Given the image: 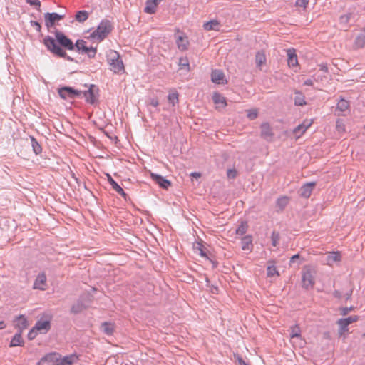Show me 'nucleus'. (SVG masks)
I'll use <instances>...</instances> for the list:
<instances>
[{
    "mask_svg": "<svg viewBox=\"0 0 365 365\" xmlns=\"http://www.w3.org/2000/svg\"><path fill=\"white\" fill-rule=\"evenodd\" d=\"M349 107V101L341 98L337 103L336 109L340 111H345Z\"/></svg>",
    "mask_w": 365,
    "mask_h": 365,
    "instance_id": "nucleus-35",
    "label": "nucleus"
},
{
    "mask_svg": "<svg viewBox=\"0 0 365 365\" xmlns=\"http://www.w3.org/2000/svg\"><path fill=\"white\" fill-rule=\"evenodd\" d=\"M257 115H258L257 111L255 109H251V110H247V116L251 120H255V118H257Z\"/></svg>",
    "mask_w": 365,
    "mask_h": 365,
    "instance_id": "nucleus-43",
    "label": "nucleus"
},
{
    "mask_svg": "<svg viewBox=\"0 0 365 365\" xmlns=\"http://www.w3.org/2000/svg\"><path fill=\"white\" fill-rule=\"evenodd\" d=\"M64 18V15H61L55 12L44 14L45 25L47 29L51 32V29L54 27L56 24L62 20ZM54 31H52L53 33Z\"/></svg>",
    "mask_w": 365,
    "mask_h": 365,
    "instance_id": "nucleus-6",
    "label": "nucleus"
},
{
    "mask_svg": "<svg viewBox=\"0 0 365 365\" xmlns=\"http://www.w3.org/2000/svg\"><path fill=\"white\" fill-rule=\"evenodd\" d=\"M267 277H273L274 276L275 274H277L279 275V273L277 270V268L274 265H272V266H268L267 267Z\"/></svg>",
    "mask_w": 365,
    "mask_h": 365,
    "instance_id": "nucleus-42",
    "label": "nucleus"
},
{
    "mask_svg": "<svg viewBox=\"0 0 365 365\" xmlns=\"http://www.w3.org/2000/svg\"><path fill=\"white\" fill-rule=\"evenodd\" d=\"M351 16L352 13H348L340 16L339 24L341 25L342 29L346 30V29L349 26V21Z\"/></svg>",
    "mask_w": 365,
    "mask_h": 365,
    "instance_id": "nucleus-23",
    "label": "nucleus"
},
{
    "mask_svg": "<svg viewBox=\"0 0 365 365\" xmlns=\"http://www.w3.org/2000/svg\"><path fill=\"white\" fill-rule=\"evenodd\" d=\"M300 259V255L299 254H296L294 255H293L291 258H290V261H289V264H294L295 262H297V260L299 259Z\"/></svg>",
    "mask_w": 365,
    "mask_h": 365,
    "instance_id": "nucleus-54",
    "label": "nucleus"
},
{
    "mask_svg": "<svg viewBox=\"0 0 365 365\" xmlns=\"http://www.w3.org/2000/svg\"><path fill=\"white\" fill-rule=\"evenodd\" d=\"M236 359L240 365H243L245 363V361L243 360V359L240 355H237Z\"/></svg>",
    "mask_w": 365,
    "mask_h": 365,
    "instance_id": "nucleus-57",
    "label": "nucleus"
},
{
    "mask_svg": "<svg viewBox=\"0 0 365 365\" xmlns=\"http://www.w3.org/2000/svg\"><path fill=\"white\" fill-rule=\"evenodd\" d=\"M280 239V235L278 232L273 231L271 236L272 245L274 247H277Z\"/></svg>",
    "mask_w": 365,
    "mask_h": 365,
    "instance_id": "nucleus-38",
    "label": "nucleus"
},
{
    "mask_svg": "<svg viewBox=\"0 0 365 365\" xmlns=\"http://www.w3.org/2000/svg\"><path fill=\"white\" fill-rule=\"evenodd\" d=\"M30 24L31 26H32L33 27L35 28V29L41 33V25L40 24V23H38V21H30Z\"/></svg>",
    "mask_w": 365,
    "mask_h": 365,
    "instance_id": "nucleus-49",
    "label": "nucleus"
},
{
    "mask_svg": "<svg viewBox=\"0 0 365 365\" xmlns=\"http://www.w3.org/2000/svg\"><path fill=\"white\" fill-rule=\"evenodd\" d=\"M354 309V307L353 306H351L349 307H341L340 308V314L343 316H346L349 314V312Z\"/></svg>",
    "mask_w": 365,
    "mask_h": 365,
    "instance_id": "nucleus-46",
    "label": "nucleus"
},
{
    "mask_svg": "<svg viewBox=\"0 0 365 365\" xmlns=\"http://www.w3.org/2000/svg\"><path fill=\"white\" fill-rule=\"evenodd\" d=\"M58 93L61 98L66 99L68 98H76L80 97L82 91L76 90L70 86H63L58 88Z\"/></svg>",
    "mask_w": 365,
    "mask_h": 365,
    "instance_id": "nucleus-7",
    "label": "nucleus"
},
{
    "mask_svg": "<svg viewBox=\"0 0 365 365\" xmlns=\"http://www.w3.org/2000/svg\"><path fill=\"white\" fill-rule=\"evenodd\" d=\"M78 360V357L76 354H71L64 356L63 359L60 358L58 362H55L53 365H72Z\"/></svg>",
    "mask_w": 365,
    "mask_h": 365,
    "instance_id": "nucleus-16",
    "label": "nucleus"
},
{
    "mask_svg": "<svg viewBox=\"0 0 365 365\" xmlns=\"http://www.w3.org/2000/svg\"><path fill=\"white\" fill-rule=\"evenodd\" d=\"M86 309V306L81 300L77 301L71 309V312L73 314H78Z\"/></svg>",
    "mask_w": 365,
    "mask_h": 365,
    "instance_id": "nucleus-28",
    "label": "nucleus"
},
{
    "mask_svg": "<svg viewBox=\"0 0 365 365\" xmlns=\"http://www.w3.org/2000/svg\"><path fill=\"white\" fill-rule=\"evenodd\" d=\"M303 130V126L302 125V124L297 125L294 130H293V133L294 135H297L299 133H300V135H302V131Z\"/></svg>",
    "mask_w": 365,
    "mask_h": 365,
    "instance_id": "nucleus-52",
    "label": "nucleus"
},
{
    "mask_svg": "<svg viewBox=\"0 0 365 365\" xmlns=\"http://www.w3.org/2000/svg\"><path fill=\"white\" fill-rule=\"evenodd\" d=\"M86 98V101L90 104H95L98 101L99 96V88L94 84H91L88 90L83 91L82 93Z\"/></svg>",
    "mask_w": 365,
    "mask_h": 365,
    "instance_id": "nucleus-5",
    "label": "nucleus"
},
{
    "mask_svg": "<svg viewBox=\"0 0 365 365\" xmlns=\"http://www.w3.org/2000/svg\"><path fill=\"white\" fill-rule=\"evenodd\" d=\"M61 356L56 352L48 353L43 356L36 365H53L58 362Z\"/></svg>",
    "mask_w": 365,
    "mask_h": 365,
    "instance_id": "nucleus-8",
    "label": "nucleus"
},
{
    "mask_svg": "<svg viewBox=\"0 0 365 365\" xmlns=\"http://www.w3.org/2000/svg\"><path fill=\"white\" fill-rule=\"evenodd\" d=\"M357 320H358V317L357 316H354V317L351 316V317H349L347 318L339 319L337 321V324L339 326V329H340L341 334L342 332H344V331H347L348 330V326L349 324H351V323L356 322Z\"/></svg>",
    "mask_w": 365,
    "mask_h": 365,
    "instance_id": "nucleus-11",
    "label": "nucleus"
},
{
    "mask_svg": "<svg viewBox=\"0 0 365 365\" xmlns=\"http://www.w3.org/2000/svg\"><path fill=\"white\" fill-rule=\"evenodd\" d=\"M312 125V122L309 121V120H304L302 123V125L303 126V130L302 131V133H304L307 129L310 127Z\"/></svg>",
    "mask_w": 365,
    "mask_h": 365,
    "instance_id": "nucleus-51",
    "label": "nucleus"
},
{
    "mask_svg": "<svg viewBox=\"0 0 365 365\" xmlns=\"http://www.w3.org/2000/svg\"><path fill=\"white\" fill-rule=\"evenodd\" d=\"M334 260H335V261L338 260V258H337V257H336H336H334Z\"/></svg>",
    "mask_w": 365,
    "mask_h": 365,
    "instance_id": "nucleus-64",
    "label": "nucleus"
},
{
    "mask_svg": "<svg viewBox=\"0 0 365 365\" xmlns=\"http://www.w3.org/2000/svg\"><path fill=\"white\" fill-rule=\"evenodd\" d=\"M211 78L212 82L215 83H224L225 74L220 70H215L212 72Z\"/></svg>",
    "mask_w": 365,
    "mask_h": 365,
    "instance_id": "nucleus-19",
    "label": "nucleus"
},
{
    "mask_svg": "<svg viewBox=\"0 0 365 365\" xmlns=\"http://www.w3.org/2000/svg\"><path fill=\"white\" fill-rule=\"evenodd\" d=\"M294 104L296 106H304L306 104L305 98L302 93L299 91L295 92Z\"/></svg>",
    "mask_w": 365,
    "mask_h": 365,
    "instance_id": "nucleus-32",
    "label": "nucleus"
},
{
    "mask_svg": "<svg viewBox=\"0 0 365 365\" xmlns=\"http://www.w3.org/2000/svg\"><path fill=\"white\" fill-rule=\"evenodd\" d=\"M336 129L339 132H343L344 131V125L342 122V120H338L336 121Z\"/></svg>",
    "mask_w": 365,
    "mask_h": 365,
    "instance_id": "nucleus-50",
    "label": "nucleus"
},
{
    "mask_svg": "<svg viewBox=\"0 0 365 365\" xmlns=\"http://www.w3.org/2000/svg\"><path fill=\"white\" fill-rule=\"evenodd\" d=\"M291 338H301V329L299 325L295 324L291 327Z\"/></svg>",
    "mask_w": 365,
    "mask_h": 365,
    "instance_id": "nucleus-34",
    "label": "nucleus"
},
{
    "mask_svg": "<svg viewBox=\"0 0 365 365\" xmlns=\"http://www.w3.org/2000/svg\"><path fill=\"white\" fill-rule=\"evenodd\" d=\"M252 239L250 235H246L244 237L242 238L241 244H242V249L243 250H249L252 251Z\"/></svg>",
    "mask_w": 365,
    "mask_h": 365,
    "instance_id": "nucleus-20",
    "label": "nucleus"
},
{
    "mask_svg": "<svg viewBox=\"0 0 365 365\" xmlns=\"http://www.w3.org/2000/svg\"><path fill=\"white\" fill-rule=\"evenodd\" d=\"M333 295L334 297L338 298V299H340L341 297V293L339 290H335L333 292Z\"/></svg>",
    "mask_w": 365,
    "mask_h": 365,
    "instance_id": "nucleus-56",
    "label": "nucleus"
},
{
    "mask_svg": "<svg viewBox=\"0 0 365 365\" xmlns=\"http://www.w3.org/2000/svg\"><path fill=\"white\" fill-rule=\"evenodd\" d=\"M212 101L215 104H222V107L227 106L225 98L219 93H214L212 96Z\"/></svg>",
    "mask_w": 365,
    "mask_h": 365,
    "instance_id": "nucleus-29",
    "label": "nucleus"
},
{
    "mask_svg": "<svg viewBox=\"0 0 365 365\" xmlns=\"http://www.w3.org/2000/svg\"><path fill=\"white\" fill-rule=\"evenodd\" d=\"M220 23L217 20H211L204 24L203 28L207 31H218Z\"/></svg>",
    "mask_w": 365,
    "mask_h": 365,
    "instance_id": "nucleus-25",
    "label": "nucleus"
},
{
    "mask_svg": "<svg viewBox=\"0 0 365 365\" xmlns=\"http://www.w3.org/2000/svg\"><path fill=\"white\" fill-rule=\"evenodd\" d=\"M55 38L46 36L43 40V43L47 50L53 56L63 58L68 61L73 62L74 59L69 56L66 50L74 51L83 53L88 48L86 42L83 39H78L74 43L63 32L56 29L53 32Z\"/></svg>",
    "mask_w": 365,
    "mask_h": 365,
    "instance_id": "nucleus-1",
    "label": "nucleus"
},
{
    "mask_svg": "<svg viewBox=\"0 0 365 365\" xmlns=\"http://www.w3.org/2000/svg\"><path fill=\"white\" fill-rule=\"evenodd\" d=\"M288 202H289V198L286 196H283V197H279L277 200L276 204H277V206L279 208H280L281 210H282L288 205Z\"/></svg>",
    "mask_w": 365,
    "mask_h": 365,
    "instance_id": "nucleus-33",
    "label": "nucleus"
},
{
    "mask_svg": "<svg viewBox=\"0 0 365 365\" xmlns=\"http://www.w3.org/2000/svg\"><path fill=\"white\" fill-rule=\"evenodd\" d=\"M6 327V324L4 321H0V330Z\"/></svg>",
    "mask_w": 365,
    "mask_h": 365,
    "instance_id": "nucleus-62",
    "label": "nucleus"
},
{
    "mask_svg": "<svg viewBox=\"0 0 365 365\" xmlns=\"http://www.w3.org/2000/svg\"><path fill=\"white\" fill-rule=\"evenodd\" d=\"M365 46V29L362 30L356 37L354 46L355 48H362Z\"/></svg>",
    "mask_w": 365,
    "mask_h": 365,
    "instance_id": "nucleus-18",
    "label": "nucleus"
},
{
    "mask_svg": "<svg viewBox=\"0 0 365 365\" xmlns=\"http://www.w3.org/2000/svg\"><path fill=\"white\" fill-rule=\"evenodd\" d=\"M34 327L41 333H47L51 329V326L50 320L39 319L36 322Z\"/></svg>",
    "mask_w": 365,
    "mask_h": 365,
    "instance_id": "nucleus-13",
    "label": "nucleus"
},
{
    "mask_svg": "<svg viewBox=\"0 0 365 365\" xmlns=\"http://www.w3.org/2000/svg\"><path fill=\"white\" fill-rule=\"evenodd\" d=\"M309 4L308 0H297L296 1V6L299 7H302L304 9L307 8V4Z\"/></svg>",
    "mask_w": 365,
    "mask_h": 365,
    "instance_id": "nucleus-48",
    "label": "nucleus"
},
{
    "mask_svg": "<svg viewBox=\"0 0 365 365\" xmlns=\"http://www.w3.org/2000/svg\"><path fill=\"white\" fill-rule=\"evenodd\" d=\"M30 139H31L33 151L34 152V153L36 155H38V154L41 153V152H42L41 145L38 143V142L36 140V139L33 136H30Z\"/></svg>",
    "mask_w": 365,
    "mask_h": 365,
    "instance_id": "nucleus-30",
    "label": "nucleus"
},
{
    "mask_svg": "<svg viewBox=\"0 0 365 365\" xmlns=\"http://www.w3.org/2000/svg\"><path fill=\"white\" fill-rule=\"evenodd\" d=\"M304 85L306 86H312L313 85V81L312 79H307L304 83Z\"/></svg>",
    "mask_w": 365,
    "mask_h": 365,
    "instance_id": "nucleus-59",
    "label": "nucleus"
},
{
    "mask_svg": "<svg viewBox=\"0 0 365 365\" xmlns=\"http://www.w3.org/2000/svg\"><path fill=\"white\" fill-rule=\"evenodd\" d=\"M237 175V171L233 169H228L227 170V176L229 179H235Z\"/></svg>",
    "mask_w": 365,
    "mask_h": 365,
    "instance_id": "nucleus-45",
    "label": "nucleus"
},
{
    "mask_svg": "<svg viewBox=\"0 0 365 365\" xmlns=\"http://www.w3.org/2000/svg\"><path fill=\"white\" fill-rule=\"evenodd\" d=\"M46 280V277L44 274H38L34 284V288L44 289V288L41 287V285L45 284Z\"/></svg>",
    "mask_w": 365,
    "mask_h": 365,
    "instance_id": "nucleus-27",
    "label": "nucleus"
},
{
    "mask_svg": "<svg viewBox=\"0 0 365 365\" xmlns=\"http://www.w3.org/2000/svg\"><path fill=\"white\" fill-rule=\"evenodd\" d=\"M178 48L180 49L181 51H185V50H187V41L185 38L182 37V36H179L178 38Z\"/></svg>",
    "mask_w": 365,
    "mask_h": 365,
    "instance_id": "nucleus-37",
    "label": "nucleus"
},
{
    "mask_svg": "<svg viewBox=\"0 0 365 365\" xmlns=\"http://www.w3.org/2000/svg\"><path fill=\"white\" fill-rule=\"evenodd\" d=\"M150 178L163 189L168 190V187L172 185V182L170 180L165 179L164 177L159 174L151 173Z\"/></svg>",
    "mask_w": 365,
    "mask_h": 365,
    "instance_id": "nucleus-10",
    "label": "nucleus"
},
{
    "mask_svg": "<svg viewBox=\"0 0 365 365\" xmlns=\"http://www.w3.org/2000/svg\"><path fill=\"white\" fill-rule=\"evenodd\" d=\"M150 105L153 107H157L159 105V101L157 98H152L150 100Z\"/></svg>",
    "mask_w": 365,
    "mask_h": 365,
    "instance_id": "nucleus-55",
    "label": "nucleus"
},
{
    "mask_svg": "<svg viewBox=\"0 0 365 365\" xmlns=\"http://www.w3.org/2000/svg\"><path fill=\"white\" fill-rule=\"evenodd\" d=\"M287 63L289 67H294L298 64L297 56L295 53V50L288 49L287 50Z\"/></svg>",
    "mask_w": 365,
    "mask_h": 365,
    "instance_id": "nucleus-17",
    "label": "nucleus"
},
{
    "mask_svg": "<svg viewBox=\"0 0 365 365\" xmlns=\"http://www.w3.org/2000/svg\"><path fill=\"white\" fill-rule=\"evenodd\" d=\"M108 181L115 190L124 200H127L128 198V195L125 192L123 189L113 179L110 174H107Z\"/></svg>",
    "mask_w": 365,
    "mask_h": 365,
    "instance_id": "nucleus-14",
    "label": "nucleus"
},
{
    "mask_svg": "<svg viewBox=\"0 0 365 365\" xmlns=\"http://www.w3.org/2000/svg\"><path fill=\"white\" fill-rule=\"evenodd\" d=\"M319 66L322 71H323L324 72H328V67L327 64H321Z\"/></svg>",
    "mask_w": 365,
    "mask_h": 365,
    "instance_id": "nucleus-58",
    "label": "nucleus"
},
{
    "mask_svg": "<svg viewBox=\"0 0 365 365\" xmlns=\"http://www.w3.org/2000/svg\"><path fill=\"white\" fill-rule=\"evenodd\" d=\"M24 341L21 337V332H17L14 334L10 342L9 346H24Z\"/></svg>",
    "mask_w": 365,
    "mask_h": 365,
    "instance_id": "nucleus-22",
    "label": "nucleus"
},
{
    "mask_svg": "<svg viewBox=\"0 0 365 365\" xmlns=\"http://www.w3.org/2000/svg\"><path fill=\"white\" fill-rule=\"evenodd\" d=\"M37 330L33 327L28 333L27 337L29 340H33L37 336Z\"/></svg>",
    "mask_w": 365,
    "mask_h": 365,
    "instance_id": "nucleus-47",
    "label": "nucleus"
},
{
    "mask_svg": "<svg viewBox=\"0 0 365 365\" xmlns=\"http://www.w3.org/2000/svg\"><path fill=\"white\" fill-rule=\"evenodd\" d=\"M14 322L16 324H14L15 327L18 329L19 332H21L27 328L28 327V321L26 317L23 314H21L16 317V319L14 320Z\"/></svg>",
    "mask_w": 365,
    "mask_h": 365,
    "instance_id": "nucleus-15",
    "label": "nucleus"
},
{
    "mask_svg": "<svg viewBox=\"0 0 365 365\" xmlns=\"http://www.w3.org/2000/svg\"><path fill=\"white\" fill-rule=\"evenodd\" d=\"M88 16L89 13L88 11L81 10L76 12L75 15V19L80 23H83L88 19Z\"/></svg>",
    "mask_w": 365,
    "mask_h": 365,
    "instance_id": "nucleus-26",
    "label": "nucleus"
},
{
    "mask_svg": "<svg viewBox=\"0 0 365 365\" xmlns=\"http://www.w3.org/2000/svg\"><path fill=\"white\" fill-rule=\"evenodd\" d=\"M113 26L111 22L108 19L101 21L97 29L93 31L90 37L91 38H97L99 41H103L112 31Z\"/></svg>",
    "mask_w": 365,
    "mask_h": 365,
    "instance_id": "nucleus-3",
    "label": "nucleus"
},
{
    "mask_svg": "<svg viewBox=\"0 0 365 365\" xmlns=\"http://www.w3.org/2000/svg\"><path fill=\"white\" fill-rule=\"evenodd\" d=\"M96 52H97L96 47L91 46V47H88L87 50L83 53L87 54L88 58H93L96 56Z\"/></svg>",
    "mask_w": 365,
    "mask_h": 365,
    "instance_id": "nucleus-40",
    "label": "nucleus"
},
{
    "mask_svg": "<svg viewBox=\"0 0 365 365\" xmlns=\"http://www.w3.org/2000/svg\"><path fill=\"white\" fill-rule=\"evenodd\" d=\"M191 176L195 178H200L201 176V174L200 173L194 172L191 173Z\"/></svg>",
    "mask_w": 365,
    "mask_h": 365,
    "instance_id": "nucleus-61",
    "label": "nucleus"
},
{
    "mask_svg": "<svg viewBox=\"0 0 365 365\" xmlns=\"http://www.w3.org/2000/svg\"><path fill=\"white\" fill-rule=\"evenodd\" d=\"M163 0H155V2L156 3L157 6L159 4L160 2H161Z\"/></svg>",
    "mask_w": 365,
    "mask_h": 365,
    "instance_id": "nucleus-63",
    "label": "nucleus"
},
{
    "mask_svg": "<svg viewBox=\"0 0 365 365\" xmlns=\"http://www.w3.org/2000/svg\"><path fill=\"white\" fill-rule=\"evenodd\" d=\"M101 329L107 335H112L114 331L113 324L106 322L101 324Z\"/></svg>",
    "mask_w": 365,
    "mask_h": 365,
    "instance_id": "nucleus-31",
    "label": "nucleus"
},
{
    "mask_svg": "<svg viewBox=\"0 0 365 365\" xmlns=\"http://www.w3.org/2000/svg\"><path fill=\"white\" fill-rule=\"evenodd\" d=\"M351 294H352V290H350L349 292L346 293L345 294V298H346V300H349L351 299Z\"/></svg>",
    "mask_w": 365,
    "mask_h": 365,
    "instance_id": "nucleus-60",
    "label": "nucleus"
},
{
    "mask_svg": "<svg viewBox=\"0 0 365 365\" xmlns=\"http://www.w3.org/2000/svg\"><path fill=\"white\" fill-rule=\"evenodd\" d=\"M260 136L268 142L272 141L274 133L270 125L268 123H263L260 126Z\"/></svg>",
    "mask_w": 365,
    "mask_h": 365,
    "instance_id": "nucleus-9",
    "label": "nucleus"
},
{
    "mask_svg": "<svg viewBox=\"0 0 365 365\" xmlns=\"http://www.w3.org/2000/svg\"><path fill=\"white\" fill-rule=\"evenodd\" d=\"M316 269L311 265H305L302 271V287L307 290L313 289L315 284Z\"/></svg>",
    "mask_w": 365,
    "mask_h": 365,
    "instance_id": "nucleus-2",
    "label": "nucleus"
},
{
    "mask_svg": "<svg viewBox=\"0 0 365 365\" xmlns=\"http://www.w3.org/2000/svg\"><path fill=\"white\" fill-rule=\"evenodd\" d=\"M156 7L157 4L155 2V0H147L144 11L149 14H155L156 11Z\"/></svg>",
    "mask_w": 365,
    "mask_h": 365,
    "instance_id": "nucleus-24",
    "label": "nucleus"
},
{
    "mask_svg": "<svg viewBox=\"0 0 365 365\" xmlns=\"http://www.w3.org/2000/svg\"><path fill=\"white\" fill-rule=\"evenodd\" d=\"M108 61L111 67L110 69L113 71L114 73H118L124 71L123 61L117 51L113 50L110 51L108 55Z\"/></svg>",
    "mask_w": 365,
    "mask_h": 365,
    "instance_id": "nucleus-4",
    "label": "nucleus"
},
{
    "mask_svg": "<svg viewBox=\"0 0 365 365\" xmlns=\"http://www.w3.org/2000/svg\"><path fill=\"white\" fill-rule=\"evenodd\" d=\"M247 223L245 221L241 222L240 225L236 229V234L242 235L246 233L247 230Z\"/></svg>",
    "mask_w": 365,
    "mask_h": 365,
    "instance_id": "nucleus-36",
    "label": "nucleus"
},
{
    "mask_svg": "<svg viewBox=\"0 0 365 365\" xmlns=\"http://www.w3.org/2000/svg\"><path fill=\"white\" fill-rule=\"evenodd\" d=\"M179 66L180 68H187V70L190 69L189 61L187 58H180Z\"/></svg>",
    "mask_w": 365,
    "mask_h": 365,
    "instance_id": "nucleus-41",
    "label": "nucleus"
},
{
    "mask_svg": "<svg viewBox=\"0 0 365 365\" xmlns=\"http://www.w3.org/2000/svg\"><path fill=\"white\" fill-rule=\"evenodd\" d=\"M26 2L31 6H36V9L41 11V1L39 0H26Z\"/></svg>",
    "mask_w": 365,
    "mask_h": 365,
    "instance_id": "nucleus-44",
    "label": "nucleus"
},
{
    "mask_svg": "<svg viewBox=\"0 0 365 365\" xmlns=\"http://www.w3.org/2000/svg\"><path fill=\"white\" fill-rule=\"evenodd\" d=\"M200 250V255L202 256V257H207V254L205 251V247L201 245V244H199L198 245V247H197Z\"/></svg>",
    "mask_w": 365,
    "mask_h": 365,
    "instance_id": "nucleus-53",
    "label": "nucleus"
},
{
    "mask_svg": "<svg viewBox=\"0 0 365 365\" xmlns=\"http://www.w3.org/2000/svg\"><path fill=\"white\" fill-rule=\"evenodd\" d=\"M168 100L173 106H175L178 102V93L177 92L169 93Z\"/></svg>",
    "mask_w": 365,
    "mask_h": 365,
    "instance_id": "nucleus-39",
    "label": "nucleus"
},
{
    "mask_svg": "<svg viewBox=\"0 0 365 365\" xmlns=\"http://www.w3.org/2000/svg\"><path fill=\"white\" fill-rule=\"evenodd\" d=\"M316 186L315 182H311L304 184L303 186L301 187L299 190V195L301 197L304 198H309L314 190V188Z\"/></svg>",
    "mask_w": 365,
    "mask_h": 365,
    "instance_id": "nucleus-12",
    "label": "nucleus"
},
{
    "mask_svg": "<svg viewBox=\"0 0 365 365\" xmlns=\"http://www.w3.org/2000/svg\"><path fill=\"white\" fill-rule=\"evenodd\" d=\"M266 56L263 51H259L256 53L255 63L257 68H261V66L266 63Z\"/></svg>",
    "mask_w": 365,
    "mask_h": 365,
    "instance_id": "nucleus-21",
    "label": "nucleus"
}]
</instances>
